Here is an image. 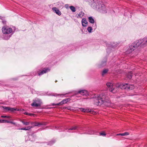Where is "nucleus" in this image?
<instances>
[{
    "mask_svg": "<svg viewBox=\"0 0 147 147\" xmlns=\"http://www.w3.org/2000/svg\"><path fill=\"white\" fill-rule=\"evenodd\" d=\"M94 132L93 131L91 130H89L87 132V134H94Z\"/></svg>",
    "mask_w": 147,
    "mask_h": 147,
    "instance_id": "21",
    "label": "nucleus"
},
{
    "mask_svg": "<svg viewBox=\"0 0 147 147\" xmlns=\"http://www.w3.org/2000/svg\"><path fill=\"white\" fill-rule=\"evenodd\" d=\"M109 70L108 69H104L102 72V76L107 74Z\"/></svg>",
    "mask_w": 147,
    "mask_h": 147,
    "instance_id": "13",
    "label": "nucleus"
},
{
    "mask_svg": "<svg viewBox=\"0 0 147 147\" xmlns=\"http://www.w3.org/2000/svg\"><path fill=\"white\" fill-rule=\"evenodd\" d=\"M45 125V123H40L35 122V123H34V126H39V125Z\"/></svg>",
    "mask_w": 147,
    "mask_h": 147,
    "instance_id": "16",
    "label": "nucleus"
},
{
    "mask_svg": "<svg viewBox=\"0 0 147 147\" xmlns=\"http://www.w3.org/2000/svg\"><path fill=\"white\" fill-rule=\"evenodd\" d=\"M22 109V110L21 111H22V110H23V109Z\"/></svg>",
    "mask_w": 147,
    "mask_h": 147,
    "instance_id": "46",
    "label": "nucleus"
},
{
    "mask_svg": "<svg viewBox=\"0 0 147 147\" xmlns=\"http://www.w3.org/2000/svg\"><path fill=\"white\" fill-rule=\"evenodd\" d=\"M63 105V104L62 103V101L61 102H60L57 104H53V105H56L59 106V105Z\"/></svg>",
    "mask_w": 147,
    "mask_h": 147,
    "instance_id": "26",
    "label": "nucleus"
},
{
    "mask_svg": "<svg viewBox=\"0 0 147 147\" xmlns=\"http://www.w3.org/2000/svg\"><path fill=\"white\" fill-rule=\"evenodd\" d=\"M29 115L31 116H32L34 115V114H29Z\"/></svg>",
    "mask_w": 147,
    "mask_h": 147,
    "instance_id": "40",
    "label": "nucleus"
},
{
    "mask_svg": "<svg viewBox=\"0 0 147 147\" xmlns=\"http://www.w3.org/2000/svg\"><path fill=\"white\" fill-rule=\"evenodd\" d=\"M8 120L4 119H0V123H7Z\"/></svg>",
    "mask_w": 147,
    "mask_h": 147,
    "instance_id": "25",
    "label": "nucleus"
},
{
    "mask_svg": "<svg viewBox=\"0 0 147 147\" xmlns=\"http://www.w3.org/2000/svg\"><path fill=\"white\" fill-rule=\"evenodd\" d=\"M80 109V110L82 111H83L84 110V109L83 108H81Z\"/></svg>",
    "mask_w": 147,
    "mask_h": 147,
    "instance_id": "41",
    "label": "nucleus"
},
{
    "mask_svg": "<svg viewBox=\"0 0 147 147\" xmlns=\"http://www.w3.org/2000/svg\"><path fill=\"white\" fill-rule=\"evenodd\" d=\"M119 88L121 89H126L127 90H131L134 88V86L133 85H131L127 84H121L119 86Z\"/></svg>",
    "mask_w": 147,
    "mask_h": 147,
    "instance_id": "5",
    "label": "nucleus"
},
{
    "mask_svg": "<svg viewBox=\"0 0 147 147\" xmlns=\"http://www.w3.org/2000/svg\"><path fill=\"white\" fill-rule=\"evenodd\" d=\"M87 30L89 33H91L92 30V27H88V28Z\"/></svg>",
    "mask_w": 147,
    "mask_h": 147,
    "instance_id": "24",
    "label": "nucleus"
},
{
    "mask_svg": "<svg viewBox=\"0 0 147 147\" xmlns=\"http://www.w3.org/2000/svg\"><path fill=\"white\" fill-rule=\"evenodd\" d=\"M78 127L76 126L73 127L69 129V130H73L78 129Z\"/></svg>",
    "mask_w": 147,
    "mask_h": 147,
    "instance_id": "23",
    "label": "nucleus"
},
{
    "mask_svg": "<svg viewBox=\"0 0 147 147\" xmlns=\"http://www.w3.org/2000/svg\"><path fill=\"white\" fill-rule=\"evenodd\" d=\"M91 7L101 13H105L107 9L102 2L100 0H86Z\"/></svg>",
    "mask_w": 147,
    "mask_h": 147,
    "instance_id": "1",
    "label": "nucleus"
},
{
    "mask_svg": "<svg viewBox=\"0 0 147 147\" xmlns=\"http://www.w3.org/2000/svg\"><path fill=\"white\" fill-rule=\"evenodd\" d=\"M66 94H70V92H69L67 93H66Z\"/></svg>",
    "mask_w": 147,
    "mask_h": 147,
    "instance_id": "43",
    "label": "nucleus"
},
{
    "mask_svg": "<svg viewBox=\"0 0 147 147\" xmlns=\"http://www.w3.org/2000/svg\"><path fill=\"white\" fill-rule=\"evenodd\" d=\"M64 94H55V95H54V96H57L59 95H64Z\"/></svg>",
    "mask_w": 147,
    "mask_h": 147,
    "instance_id": "36",
    "label": "nucleus"
},
{
    "mask_svg": "<svg viewBox=\"0 0 147 147\" xmlns=\"http://www.w3.org/2000/svg\"><path fill=\"white\" fill-rule=\"evenodd\" d=\"M3 108L4 109L7 110V111H9L10 107L5 106H3Z\"/></svg>",
    "mask_w": 147,
    "mask_h": 147,
    "instance_id": "27",
    "label": "nucleus"
},
{
    "mask_svg": "<svg viewBox=\"0 0 147 147\" xmlns=\"http://www.w3.org/2000/svg\"><path fill=\"white\" fill-rule=\"evenodd\" d=\"M33 127L32 126H28L27 127V128H26V130H28L29 129H30L32 128Z\"/></svg>",
    "mask_w": 147,
    "mask_h": 147,
    "instance_id": "33",
    "label": "nucleus"
},
{
    "mask_svg": "<svg viewBox=\"0 0 147 147\" xmlns=\"http://www.w3.org/2000/svg\"><path fill=\"white\" fill-rule=\"evenodd\" d=\"M84 13L82 11L80 12L78 15L76 14V16L78 18H82L84 15Z\"/></svg>",
    "mask_w": 147,
    "mask_h": 147,
    "instance_id": "12",
    "label": "nucleus"
},
{
    "mask_svg": "<svg viewBox=\"0 0 147 147\" xmlns=\"http://www.w3.org/2000/svg\"><path fill=\"white\" fill-rule=\"evenodd\" d=\"M52 10L54 12L56 13L59 16H60L61 14V11L56 7H53L52 8Z\"/></svg>",
    "mask_w": 147,
    "mask_h": 147,
    "instance_id": "9",
    "label": "nucleus"
},
{
    "mask_svg": "<svg viewBox=\"0 0 147 147\" xmlns=\"http://www.w3.org/2000/svg\"><path fill=\"white\" fill-rule=\"evenodd\" d=\"M74 93L75 95L78 93L80 94L83 96H87L89 95L88 92L86 90H82L78 92L74 91Z\"/></svg>",
    "mask_w": 147,
    "mask_h": 147,
    "instance_id": "7",
    "label": "nucleus"
},
{
    "mask_svg": "<svg viewBox=\"0 0 147 147\" xmlns=\"http://www.w3.org/2000/svg\"><path fill=\"white\" fill-rule=\"evenodd\" d=\"M94 27L95 29L96 28V25H95V26H94Z\"/></svg>",
    "mask_w": 147,
    "mask_h": 147,
    "instance_id": "42",
    "label": "nucleus"
},
{
    "mask_svg": "<svg viewBox=\"0 0 147 147\" xmlns=\"http://www.w3.org/2000/svg\"><path fill=\"white\" fill-rule=\"evenodd\" d=\"M106 60L102 61L99 65L100 67H102L105 66L106 65Z\"/></svg>",
    "mask_w": 147,
    "mask_h": 147,
    "instance_id": "17",
    "label": "nucleus"
},
{
    "mask_svg": "<svg viewBox=\"0 0 147 147\" xmlns=\"http://www.w3.org/2000/svg\"><path fill=\"white\" fill-rule=\"evenodd\" d=\"M22 109V110L21 111H22V110H23V109Z\"/></svg>",
    "mask_w": 147,
    "mask_h": 147,
    "instance_id": "47",
    "label": "nucleus"
},
{
    "mask_svg": "<svg viewBox=\"0 0 147 147\" xmlns=\"http://www.w3.org/2000/svg\"><path fill=\"white\" fill-rule=\"evenodd\" d=\"M70 99L69 98H66L63 100L61 101L63 104L67 103V102L70 100Z\"/></svg>",
    "mask_w": 147,
    "mask_h": 147,
    "instance_id": "14",
    "label": "nucleus"
},
{
    "mask_svg": "<svg viewBox=\"0 0 147 147\" xmlns=\"http://www.w3.org/2000/svg\"><path fill=\"white\" fill-rule=\"evenodd\" d=\"M82 26L84 27H86L88 24V22L86 20V18H83L82 20Z\"/></svg>",
    "mask_w": 147,
    "mask_h": 147,
    "instance_id": "11",
    "label": "nucleus"
},
{
    "mask_svg": "<svg viewBox=\"0 0 147 147\" xmlns=\"http://www.w3.org/2000/svg\"><path fill=\"white\" fill-rule=\"evenodd\" d=\"M33 102L31 104L32 107H38L40 106L41 104V100L38 99H36L33 100Z\"/></svg>",
    "mask_w": 147,
    "mask_h": 147,
    "instance_id": "6",
    "label": "nucleus"
},
{
    "mask_svg": "<svg viewBox=\"0 0 147 147\" xmlns=\"http://www.w3.org/2000/svg\"><path fill=\"white\" fill-rule=\"evenodd\" d=\"M7 123H11V124H13L14 125H15L16 124V123H15L14 122H12V121H8Z\"/></svg>",
    "mask_w": 147,
    "mask_h": 147,
    "instance_id": "32",
    "label": "nucleus"
},
{
    "mask_svg": "<svg viewBox=\"0 0 147 147\" xmlns=\"http://www.w3.org/2000/svg\"><path fill=\"white\" fill-rule=\"evenodd\" d=\"M122 136H127L129 135V133L128 132H126L123 133L122 134Z\"/></svg>",
    "mask_w": 147,
    "mask_h": 147,
    "instance_id": "29",
    "label": "nucleus"
},
{
    "mask_svg": "<svg viewBox=\"0 0 147 147\" xmlns=\"http://www.w3.org/2000/svg\"><path fill=\"white\" fill-rule=\"evenodd\" d=\"M2 22L3 23V24H5L6 23V21L5 20H3L2 21Z\"/></svg>",
    "mask_w": 147,
    "mask_h": 147,
    "instance_id": "37",
    "label": "nucleus"
},
{
    "mask_svg": "<svg viewBox=\"0 0 147 147\" xmlns=\"http://www.w3.org/2000/svg\"><path fill=\"white\" fill-rule=\"evenodd\" d=\"M88 21L92 24H93L94 22V20L92 17H90L88 18Z\"/></svg>",
    "mask_w": 147,
    "mask_h": 147,
    "instance_id": "15",
    "label": "nucleus"
},
{
    "mask_svg": "<svg viewBox=\"0 0 147 147\" xmlns=\"http://www.w3.org/2000/svg\"><path fill=\"white\" fill-rule=\"evenodd\" d=\"M19 130H27L26 129V128L25 127H23L22 128H19L18 129Z\"/></svg>",
    "mask_w": 147,
    "mask_h": 147,
    "instance_id": "34",
    "label": "nucleus"
},
{
    "mask_svg": "<svg viewBox=\"0 0 147 147\" xmlns=\"http://www.w3.org/2000/svg\"><path fill=\"white\" fill-rule=\"evenodd\" d=\"M93 98L94 104L96 105H100L103 104L107 106L110 105L111 101L109 98L105 93H103L96 95Z\"/></svg>",
    "mask_w": 147,
    "mask_h": 147,
    "instance_id": "2",
    "label": "nucleus"
},
{
    "mask_svg": "<svg viewBox=\"0 0 147 147\" xmlns=\"http://www.w3.org/2000/svg\"><path fill=\"white\" fill-rule=\"evenodd\" d=\"M100 135L103 136H105L106 135V133L104 132H102L100 133Z\"/></svg>",
    "mask_w": 147,
    "mask_h": 147,
    "instance_id": "28",
    "label": "nucleus"
},
{
    "mask_svg": "<svg viewBox=\"0 0 147 147\" xmlns=\"http://www.w3.org/2000/svg\"><path fill=\"white\" fill-rule=\"evenodd\" d=\"M22 109V110L21 111H22V110H23V109Z\"/></svg>",
    "mask_w": 147,
    "mask_h": 147,
    "instance_id": "45",
    "label": "nucleus"
},
{
    "mask_svg": "<svg viewBox=\"0 0 147 147\" xmlns=\"http://www.w3.org/2000/svg\"><path fill=\"white\" fill-rule=\"evenodd\" d=\"M69 8L71 11L73 12H75L76 11V8L73 6H71L69 7Z\"/></svg>",
    "mask_w": 147,
    "mask_h": 147,
    "instance_id": "18",
    "label": "nucleus"
},
{
    "mask_svg": "<svg viewBox=\"0 0 147 147\" xmlns=\"http://www.w3.org/2000/svg\"><path fill=\"white\" fill-rule=\"evenodd\" d=\"M50 71V69L48 68L45 69L44 70L41 71L38 74L39 76L41 75L44 74H45Z\"/></svg>",
    "mask_w": 147,
    "mask_h": 147,
    "instance_id": "10",
    "label": "nucleus"
},
{
    "mask_svg": "<svg viewBox=\"0 0 147 147\" xmlns=\"http://www.w3.org/2000/svg\"><path fill=\"white\" fill-rule=\"evenodd\" d=\"M3 35L2 38L5 40L9 39L13 34L11 28L8 26H4L2 29Z\"/></svg>",
    "mask_w": 147,
    "mask_h": 147,
    "instance_id": "4",
    "label": "nucleus"
},
{
    "mask_svg": "<svg viewBox=\"0 0 147 147\" xmlns=\"http://www.w3.org/2000/svg\"><path fill=\"white\" fill-rule=\"evenodd\" d=\"M106 85L107 86L111 88H111H110L109 89L110 92H111L113 93H115L116 92V91H115V88L112 87L113 86V84L112 83L108 82L107 83Z\"/></svg>",
    "mask_w": 147,
    "mask_h": 147,
    "instance_id": "8",
    "label": "nucleus"
},
{
    "mask_svg": "<svg viewBox=\"0 0 147 147\" xmlns=\"http://www.w3.org/2000/svg\"><path fill=\"white\" fill-rule=\"evenodd\" d=\"M30 123V124H31V125H33V124H34V123L31 122H29Z\"/></svg>",
    "mask_w": 147,
    "mask_h": 147,
    "instance_id": "39",
    "label": "nucleus"
},
{
    "mask_svg": "<svg viewBox=\"0 0 147 147\" xmlns=\"http://www.w3.org/2000/svg\"><path fill=\"white\" fill-rule=\"evenodd\" d=\"M23 123V124L25 125H29L30 124V123L29 122H25L24 121H21Z\"/></svg>",
    "mask_w": 147,
    "mask_h": 147,
    "instance_id": "22",
    "label": "nucleus"
},
{
    "mask_svg": "<svg viewBox=\"0 0 147 147\" xmlns=\"http://www.w3.org/2000/svg\"><path fill=\"white\" fill-rule=\"evenodd\" d=\"M128 78L129 79H131L132 77V75L131 74H129L127 76Z\"/></svg>",
    "mask_w": 147,
    "mask_h": 147,
    "instance_id": "35",
    "label": "nucleus"
},
{
    "mask_svg": "<svg viewBox=\"0 0 147 147\" xmlns=\"http://www.w3.org/2000/svg\"><path fill=\"white\" fill-rule=\"evenodd\" d=\"M117 136H122V134H116Z\"/></svg>",
    "mask_w": 147,
    "mask_h": 147,
    "instance_id": "38",
    "label": "nucleus"
},
{
    "mask_svg": "<svg viewBox=\"0 0 147 147\" xmlns=\"http://www.w3.org/2000/svg\"><path fill=\"white\" fill-rule=\"evenodd\" d=\"M147 45V38L145 37L143 39H141L136 41L131 45L129 46L127 52H132L139 46L144 47Z\"/></svg>",
    "mask_w": 147,
    "mask_h": 147,
    "instance_id": "3",
    "label": "nucleus"
},
{
    "mask_svg": "<svg viewBox=\"0 0 147 147\" xmlns=\"http://www.w3.org/2000/svg\"><path fill=\"white\" fill-rule=\"evenodd\" d=\"M15 111H19L18 109L16 108H10V109L9 111H10L11 112H13Z\"/></svg>",
    "mask_w": 147,
    "mask_h": 147,
    "instance_id": "19",
    "label": "nucleus"
},
{
    "mask_svg": "<svg viewBox=\"0 0 147 147\" xmlns=\"http://www.w3.org/2000/svg\"><path fill=\"white\" fill-rule=\"evenodd\" d=\"M67 109H69V108H67Z\"/></svg>",
    "mask_w": 147,
    "mask_h": 147,
    "instance_id": "44",
    "label": "nucleus"
},
{
    "mask_svg": "<svg viewBox=\"0 0 147 147\" xmlns=\"http://www.w3.org/2000/svg\"><path fill=\"white\" fill-rule=\"evenodd\" d=\"M83 112H91V111H89V109H84V110L83 111Z\"/></svg>",
    "mask_w": 147,
    "mask_h": 147,
    "instance_id": "30",
    "label": "nucleus"
},
{
    "mask_svg": "<svg viewBox=\"0 0 147 147\" xmlns=\"http://www.w3.org/2000/svg\"><path fill=\"white\" fill-rule=\"evenodd\" d=\"M1 117L2 118H10V117L7 116H4V115H1Z\"/></svg>",
    "mask_w": 147,
    "mask_h": 147,
    "instance_id": "31",
    "label": "nucleus"
},
{
    "mask_svg": "<svg viewBox=\"0 0 147 147\" xmlns=\"http://www.w3.org/2000/svg\"><path fill=\"white\" fill-rule=\"evenodd\" d=\"M55 142V140H53L50 141L48 144L49 145H51L54 144Z\"/></svg>",
    "mask_w": 147,
    "mask_h": 147,
    "instance_id": "20",
    "label": "nucleus"
}]
</instances>
